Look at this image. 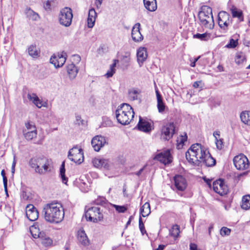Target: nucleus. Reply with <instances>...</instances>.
Masks as SVG:
<instances>
[{
    "mask_svg": "<svg viewBox=\"0 0 250 250\" xmlns=\"http://www.w3.org/2000/svg\"><path fill=\"white\" fill-rule=\"evenodd\" d=\"M43 213L45 221L53 224L60 223L64 216L62 204L55 201L45 204L43 208Z\"/></svg>",
    "mask_w": 250,
    "mask_h": 250,
    "instance_id": "obj_1",
    "label": "nucleus"
},
{
    "mask_svg": "<svg viewBox=\"0 0 250 250\" xmlns=\"http://www.w3.org/2000/svg\"><path fill=\"white\" fill-rule=\"evenodd\" d=\"M207 149L200 144L192 145L186 153V157L189 163L194 166H199Z\"/></svg>",
    "mask_w": 250,
    "mask_h": 250,
    "instance_id": "obj_2",
    "label": "nucleus"
},
{
    "mask_svg": "<svg viewBox=\"0 0 250 250\" xmlns=\"http://www.w3.org/2000/svg\"><path fill=\"white\" fill-rule=\"evenodd\" d=\"M29 165L36 172L40 174L50 172L53 167L52 160L45 157L32 158L29 162Z\"/></svg>",
    "mask_w": 250,
    "mask_h": 250,
    "instance_id": "obj_3",
    "label": "nucleus"
},
{
    "mask_svg": "<svg viewBox=\"0 0 250 250\" xmlns=\"http://www.w3.org/2000/svg\"><path fill=\"white\" fill-rule=\"evenodd\" d=\"M134 116L132 107L127 104H123L116 110V117L118 122L125 125L130 123Z\"/></svg>",
    "mask_w": 250,
    "mask_h": 250,
    "instance_id": "obj_4",
    "label": "nucleus"
},
{
    "mask_svg": "<svg viewBox=\"0 0 250 250\" xmlns=\"http://www.w3.org/2000/svg\"><path fill=\"white\" fill-rule=\"evenodd\" d=\"M198 19L200 24L205 28L212 29L214 26V21L212 9L207 5L202 6L198 13Z\"/></svg>",
    "mask_w": 250,
    "mask_h": 250,
    "instance_id": "obj_5",
    "label": "nucleus"
},
{
    "mask_svg": "<svg viewBox=\"0 0 250 250\" xmlns=\"http://www.w3.org/2000/svg\"><path fill=\"white\" fill-rule=\"evenodd\" d=\"M72 11L71 8L66 7L60 10L59 15V23L65 27H69L72 23Z\"/></svg>",
    "mask_w": 250,
    "mask_h": 250,
    "instance_id": "obj_6",
    "label": "nucleus"
},
{
    "mask_svg": "<svg viewBox=\"0 0 250 250\" xmlns=\"http://www.w3.org/2000/svg\"><path fill=\"white\" fill-rule=\"evenodd\" d=\"M85 216L88 220L97 223L103 219V214L101 208L97 207L89 208L85 212Z\"/></svg>",
    "mask_w": 250,
    "mask_h": 250,
    "instance_id": "obj_7",
    "label": "nucleus"
},
{
    "mask_svg": "<svg viewBox=\"0 0 250 250\" xmlns=\"http://www.w3.org/2000/svg\"><path fill=\"white\" fill-rule=\"evenodd\" d=\"M30 232L34 238H38L39 242L43 246L49 247L52 245V240L44 233L39 232L35 227L32 226L31 227Z\"/></svg>",
    "mask_w": 250,
    "mask_h": 250,
    "instance_id": "obj_8",
    "label": "nucleus"
},
{
    "mask_svg": "<svg viewBox=\"0 0 250 250\" xmlns=\"http://www.w3.org/2000/svg\"><path fill=\"white\" fill-rule=\"evenodd\" d=\"M235 167L240 170H250V164L248 158L243 154L235 156L233 159Z\"/></svg>",
    "mask_w": 250,
    "mask_h": 250,
    "instance_id": "obj_9",
    "label": "nucleus"
},
{
    "mask_svg": "<svg viewBox=\"0 0 250 250\" xmlns=\"http://www.w3.org/2000/svg\"><path fill=\"white\" fill-rule=\"evenodd\" d=\"M68 158L75 163L81 164L84 159L83 150L77 146L73 147L69 150Z\"/></svg>",
    "mask_w": 250,
    "mask_h": 250,
    "instance_id": "obj_10",
    "label": "nucleus"
},
{
    "mask_svg": "<svg viewBox=\"0 0 250 250\" xmlns=\"http://www.w3.org/2000/svg\"><path fill=\"white\" fill-rule=\"evenodd\" d=\"M175 125L173 123H167L163 126L161 129V138L164 140H169L175 133Z\"/></svg>",
    "mask_w": 250,
    "mask_h": 250,
    "instance_id": "obj_11",
    "label": "nucleus"
},
{
    "mask_svg": "<svg viewBox=\"0 0 250 250\" xmlns=\"http://www.w3.org/2000/svg\"><path fill=\"white\" fill-rule=\"evenodd\" d=\"M212 188L213 190L220 195L226 194L228 192V186L225 184L224 180H217L213 183Z\"/></svg>",
    "mask_w": 250,
    "mask_h": 250,
    "instance_id": "obj_12",
    "label": "nucleus"
},
{
    "mask_svg": "<svg viewBox=\"0 0 250 250\" xmlns=\"http://www.w3.org/2000/svg\"><path fill=\"white\" fill-rule=\"evenodd\" d=\"M218 22L220 27L224 30H227L230 23L229 15L225 11H221L218 14Z\"/></svg>",
    "mask_w": 250,
    "mask_h": 250,
    "instance_id": "obj_13",
    "label": "nucleus"
},
{
    "mask_svg": "<svg viewBox=\"0 0 250 250\" xmlns=\"http://www.w3.org/2000/svg\"><path fill=\"white\" fill-rule=\"evenodd\" d=\"M154 159L160 161L164 165H167L170 164L172 162V157L171 155L170 150L167 149L157 154Z\"/></svg>",
    "mask_w": 250,
    "mask_h": 250,
    "instance_id": "obj_14",
    "label": "nucleus"
},
{
    "mask_svg": "<svg viewBox=\"0 0 250 250\" xmlns=\"http://www.w3.org/2000/svg\"><path fill=\"white\" fill-rule=\"evenodd\" d=\"M65 53L58 54L52 56L50 62L54 65L55 67L58 68L63 66L66 61Z\"/></svg>",
    "mask_w": 250,
    "mask_h": 250,
    "instance_id": "obj_15",
    "label": "nucleus"
},
{
    "mask_svg": "<svg viewBox=\"0 0 250 250\" xmlns=\"http://www.w3.org/2000/svg\"><path fill=\"white\" fill-rule=\"evenodd\" d=\"M106 144L105 138L101 136L94 137L91 141V145L96 151H99Z\"/></svg>",
    "mask_w": 250,
    "mask_h": 250,
    "instance_id": "obj_16",
    "label": "nucleus"
},
{
    "mask_svg": "<svg viewBox=\"0 0 250 250\" xmlns=\"http://www.w3.org/2000/svg\"><path fill=\"white\" fill-rule=\"evenodd\" d=\"M26 215L30 221H34L38 218L39 212L33 205L29 204L26 207Z\"/></svg>",
    "mask_w": 250,
    "mask_h": 250,
    "instance_id": "obj_17",
    "label": "nucleus"
},
{
    "mask_svg": "<svg viewBox=\"0 0 250 250\" xmlns=\"http://www.w3.org/2000/svg\"><path fill=\"white\" fill-rule=\"evenodd\" d=\"M153 123L140 118L137 125L138 129L145 132H149L153 129Z\"/></svg>",
    "mask_w": 250,
    "mask_h": 250,
    "instance_id": "obj_18",
    "label": "nucleus"
},
{
    "mask_svg": "<svg viewBox=\"0 0 250 250\" xmlns=\"http://www.w3.org/2000/svg\"><path fill=\"white\" fill-rule=\"evenodd\" d=\"M174 186L179 191H184L187 188V182L183 176L177 175L174 177Z\"/></svg>",
    "mask_w": 250,
    "mask_h": 250,
    "instance_id": "obj_19",
    "label": "nucleus"
},
{
    "mask_svg": "<svg viewBox=\"0 0 250 250\" xmlns=\"http://www.w3.org/2000/svg\"><path fill=\"white\" fill-rule=\"evenodd\" d=\"M93 166L97 168L109 169L111 164L108 159L101 158H95L92 160Z\"/></svg>",
    "mask_w": 250,
    "mask_h": 250,
    "instance_id": "obj_20",
    "label": "nucleus"
},
{
    "mask_svg": "<svg viewBox=\"0 0 250 250\" xmlns=\"http://www.w3.org/2000/svg\"><path fill=\"white\" fill-rule=\"evenodd\" d=\"M27 98L39 108L47 106V103L40 99L35 93L28 94Z\"/></svg>",
    "mask_w": 250,
    "mask_h": 250,
    "instance_id": "obj_21",
    "label": "nucleus"
},
{
    "mask_svg": "<svg viewBox=\"0 0 250 250\" xmlns=\"http://www.w3.org/2000/svg\"><path fill=\"white\" fill-rule=\"evenodd\" d=\"M140 24L136 23L132 28L131 36L133 41L136 42H140L143 39V37L140 33Z\"/></svg>",
    "mask_w": 250,
    "mask_h": 250,
    "instance_id": "obj_22",
    "label": "nucleus"
},
{
    "mask_svg": "<svg viewBox=\"0 0 250 250\" xmlns=\"http://www.w3.org/2000/svg\"><path fill=\"white\" fill-rule=\"evenodd\" d=\"M147 57L146 48L145 47H140L137 52V61L140 66L146 61Z\"/></svg>",
    "mask_w": 250,
    "mask_h": 250,
    "instance_id": "obj_23",
    "label": "nucleus"
},
{
    "mask_svg": "<svg viewBox=\"0 0 250 250\" xmlns=\"http://www.w3.org/2000/svg\"><path fill=\"white\" fill-rule=\"evenodd\" d=\"M97 17V13L94 8H92L89 10L88 16L87 18V26L89 28H92L95 22L96 19Z\"/></svg>",
    "mask_w": 250,
    "mask_h": 250,
    "instance_id": "obj_24",
    "label": "nucleus"
},
{
    "mask_svg": "<svg viewBox=\"0 0 250 250\" xmlns=\"http://www.w3.org/2000/svg\"><path fill=\"white\" fill-rule=\"evenodd\" d=\"M155 89L157 97V106L158 109V111L160 113H163L165 109L166 106L163 102L162 96L159 93L158 88L156 86H155Z\"/></svg>",
    "mask_w": 250,
    "mask_h": 250,
    "instance_id": "obj_25",
    "label": "nucleus"
},
{
    "mask_svg": "<svg viewBox=\"0 0 250 250\" xmlns=\"http://www.w3.org/2000/svg\"><path fill=\"white\" fill-rule=\"evenodd\" d=\"M66 70L69 78L71 80L75 78L78 72V69L73 63L67 65Z\"/></svg>",
    "mask_w": 250,
    "mask_h": 250,
    "instance_id": "obj_26",
    "label": "nucleus"
},
{
    "mask_svg": "<svg viewBox=\"0 0 250 250\" xmlns=\"http://www.w3.org/2000/svg\"><path fill=\"white\" fill-rule=\"evenodd\" d=\"M202 163H204L207 167L214 166L216 164L215 160L211 157L208 151L204 157Z\"/></svg>",
    "mask_w": 250,
    "mask_h": 250,
    "instance_id": "obj_27",
    "label": "nucleus"
},
{
    "mask_svg": "<svg viewBox=\"0 0 250 250\" xmlns=\"http://www.w3.org/2000/svg\"><path fill=\"white\" fill-rule=\"evenodd\" d=\"M145 8L149 11H155L157 8L156 0H144Z\"/></svg>",
    "mask_w": 250,
    "mask_h": 250,
    "instance_id": "obj_28",
    "label": "nucleus"
},
{
    "mask_svg": "<svg viewBox=\"0 0 250 250\" xmlns=\"http://www.w3.org/2000/svg\"><path fill=\"white\" fill-rule=\"evenodd\" d=\"M78 240L82 245L87 246L89 244V240L83 230H80L78 232Z\"/></svg>",
    "mask_w": 250,
    "mask_h": 250,
    "instance_id": "obj_29",
    "label": "nucleus"
},
{
    "mask_svg": "<svg viewBox=\"0 0 250 250\" xmlns=\"http://www.w3.org/2000/svg\"><path fill=\"white\" fill-rule=\"evenodd\" d=\"M141 90L137 88H132L128 90V98L130 100L135 101L139 99Z\"/></svg>",
    "mask_w": 250,
    "mask_h": 250,
    "instance_id": "obj_30",
    "label": "nucleus"
},
{
    "mask_svg": "<svg viewBox=\"0 0 250 250\" xmlns=\"http://www.w3.org/2000/svg\"><path fill=\"white\" fill-rule=\"evenodd\" d=\"M230 10L233 18H237L240 21H243L244 18L243 16V12L241 10H238L234 6H232Z\"/></svg>",
    "mask_w": 250,
    "mask_h": 250,
    "instance_id": "obj_31",
    "label": "nucleus"
},
{
    "mask_svg": "<svg viewBox=\"0 0 250 250\" xmlns=\"http://www.w3.org/2000/svg\"><path fill=\"white\" fill-rule=\"evenodd\" d=\"M119 62V61L118 60H113V63L110 65L109 70L107 71V72L105 74L104 76L107 78H109L113 76L114 74L116 72V66L117 63Z\"/></svg>",
    "mask_w": 250,
    "mask_h": 250,
    "instance_id": "obj_32",
    "label": "nucleus"
},
{
    "mask_svg": "<svg viewBox=\"0 0 250 250\" xmlns=\"http://www.w3.org/2000/svg\"><path fill=\"white\" fill-rule=\"evenodd\" d=\"M150 213V205L148 202L145 203L140 209V213L143 217L147 216Z\"/></svg>",
    "mask_w": 250,
    "mask_h": 250,
    "instance_id": "obj_33",
    "label": "nucleus"
},
{
    "mask_svg": "<svg viewBox=\"0 0 250 250\" xmlns=\"http://www.w3.org/2000/svg\"><path fill=\"white\" fill-rule=\"evenodd\" d=\"M23 136L24 138L27 140H31L34 138L37 137V130H29L26 131V130H23Z\"/></svg>",
    "mask_w": 250,
    "mask_h": 250,
    "instance_id": "obj_34",
    "label": "nucleus"
},
{
    "mask_svg": "<svg viewBox=\"0 0 250 250\" xmlns=\"http://www.w3.org/2000/svg\"><path fill=\"white\" fill-rule=\"evenodd\" d=\"M240 118L243 123L250 125V111H243L240 114Z\"/></svg>",
    "mask_w": 250,
    "mask_h": 250,
    "instance_id": "obj_35",
    "label": "nucleus"
},
{
    "mask_svg": "<svg viewBox=\"0 0 250 250\" xmlns=\"http://www.w3.org/2000/svg\"><path fill=\"white\" fill-rule=\"evenodd\" d=\"M241 208L245 210L250 208V195H247L243 197Z\"/></svg>",
    "mask_w": 250,
    "mask_h": 250,
    "instance_id": "obj_36",
    "label": "nucleus"
},
{
    "mask_svg": "<svg viewBox=\"0 0 250 250\" xmlns=\"http://www.w3.org/2000/svg\"><path fill=\"white\" fill-rule=\"evenodd\" d=\"M25 14L27 17L32 21H37L39 19V15L30 8L26 9Z\"/></svg>",
    "mask_w": 250,
    "mask_h": 250,
    "instance_id": "obj_37",
    "label": "nucleus"
},
{
    "mask_svg": "<svg viewBox=\"0 0 250 250\" xmlns=\"http://www.w3.org/2000/svg\"><path fill=\"white\" fill-rule=\"evenodd\" d=\"M28 52L29 55L33 58H37L39 56V52L35 45H30L28 48Z\"/></svg>",
    "mask_w": 250,
    "mask_h": 250,
    "instance_id": "obj_38",
    "label": "nucleus"
},
{
    "mask_svg": "<svg viewBox=\"0 0 250 250\" xmlns=\"http://www.w3.org/2000/svg\"><path fill=\"white\" fill-rule=\"evenodd\" d=\"M65 164L64 162H63L60 169V176L62 179V182L65 184H66L67 182V178L65 175Z\"/></svg>",
    "mask_w": 250,
    "mask_h": 250,
    "instance_id": "obj_39",
    "label": "nucleus"
},
{
    "mask_svg": "<svg viewBox=\"0 0 250 250\" xmlns=\"http://www.w3.org/2000/svg\"><path fill=\"white\" fill-rule=\"evenodd\" d=\"M246 59L245 55L243 52H240L236 53L235 62L237 64H240L246 61Z\"/></svg>",
    "mask_w": 250,
    "mask_h": 250,
    "instance_id": "obj_40",
    "label": "nucleus"
},
{
    "mask_svg": "<svg viewBox=\"0 0 250 250\" xmlns=\"http://www.w3.org/2000/svg\"><path fill=\"white\" fill-rule=\"evenodd\" d=\"M211 37V35L209 33H205L204 34L197 33L193 35L194 38L198 39L201 41H208Z\"/></svg>",
    "mask_w": 250,
    "mask_h": 250,
    "instance_id": "obj_41",
    "label": "nucleus"
},
{
    "mask_svg": "<svg viewBox=\"0 0 250 250\" xmlns=\"http://www.w3.org/2000/svg\"><path fill=\"white\" fill-rule=\"evenodd\" d=\"M170 234L174 237L178 236L180 233V228L177 225H174L169 230Z\"/></svg>",
    "mask_w": 250,
    "mask_h": 250,
    "instance_id": "obj_42",
    "label": "nucleus"
},
{
    "mask_svg": "<svg viewBox=\"0 0 250 250\" xmlns=\"http://www.w3.org/2000/svg\"><path fill=\"white\" fill-rule=\"evenodd\" d=\"M187 137L186 135H181L177 139V147L178 149L181 148L184 143L187 141Z\"/></svg>",
    "mask_w": 250,
    "mask_h": 250,
    "instance_id": "obj_43",
    "label": "nucleus"
},
{
    "mask_svg": "<svg viewBox=\"0 0 250 250\" xmlns=\"http://www.w3.org/2000/svg\"><path fill=\"white\" fill-rule=\"evenodd\" d=\"M121 60L125 63H129L130 61V52L126 51L122 55Z\"/></svg>",
    "mask_w": 250,
    "mask_h": 250,
    "instance_id": "obj_44",
    "label": "nucleus"
},
{
    "mask_svg": "<svg viewBox=\"0 0 250 250\" xmlns=\"http://www.w3.org/2000/svg\"><path fill=\"white\" fill-rule=\"evenodd\" d=\"M25 126L26 127V129L24 130H26V131L29 130H36V127L35 125L32 122H28L25 123Z\"/></svg>",
    "mask_w": 250,
    "mask_h": 250,
    "instance_id": "obj_45",
    "label": "nucleus"
},
{
    "mask_svg": "<svg viewBox=\"0 0 250 250\" xmlns=\"http://www.w3.org/2000/svg\"><path fill=\"white\" fill-rule=\"evenodd\" d=\"M230 229L227 227H223L221 229L220 233L221 236H225L226 235H229L230 233Z\"/></svg>",
    "mask_w": 250,
    "mask_h": 250,
    "instance_id": "obj_46",
    "label": "nucleus"
},
{
    "mask_svg": "<svg viewBox=\"0 0 250 250\" xmlns=\"http://www.w3.org/2000/svg\"><path fill=\"white\" fill-rule=\"evenodd\" d=\"M237 44L238 42L237 40L231 39L229 40V43L226 45V47L228 48H234L237 45Z\"/></svg>",
    "mask_w": 250,
    "mask_h": 250,
    "instance_id": "obj_47",
    "label": "nucleus"
},
{
    "mask_svg": "<svg viewBox=\"0 0 250 250\" xmlns=\"http://www.w3.org/2000/svg\"><path fill=\"white\" fill-rule=\"evenodd\" d=\"M215 144L217 148L219 150L222 149L224 147L223 139H222L218 138L215 139Z\"/></svg>",
    "mask_w": 250,
    "mask_h": 250,
    "instance_id": "obj_48",
    "label": "nucleus"
},
{
    "mask_svg": "<svg viewBox=\"0 0 250 250\" xmlns=\"http://www.w3.org/2000/svg\"><path fill=\"white\" fill-rule=\"evenodd\" d=\"M139 226L140 230L142 234V235H144L145 233H146V230L145 228V226L143 223L142 219L141 217H140L139 220Z\"/></svg>",
    "mask_w": 250,
    "mask_h": 250,
    "instance_id": "obj_49",
    "label": "nucleus"
},
{
    "mask_svg": "<svg viewBox=\"0 0 250 250\" xmlns=\"http://www.w3.org/2000/svg\"><path fill=\"white\" fill-rule=\"evenodd\" d=\"M114 207L115 208L116 210L118 212H120V213H124L127 209V208L125 206H118V205H114Z\"/></svg>",
    "mask_w": 250,
    "mask_h": 250,
    "instance_id": "obj_50",
    "label": "nucleus"
},
{
    "mask_svg": "<svg viewBox=\"0 0 250 250\" xmlns=\"http://www.w3.org/2000/svg\"><path fill=\"white\" fill-rule=\"evenodd\" d=\"M75 123L79 125L83 124V120L82 119L81 116L78 114L75 115Z\"/></svg>",
    "mask_w": 250,
    "mask_h": 250,
    "instance_id": "obj_51",
    "label": "nucleus"
},
{
    "mask_svg": "<svg viewBox=\"0 0 250 250\" xmlns=\"http://www.w3.org/2000/svg\"><path fill=\"white\" fill-rule=\"evenodd\" d=\"M1 175L2 176L3 182L5 183V184H6V182H7V179L6 177L5 176L4 170H2L1 171Z\"/></svg>",
    "mask_w": 250,
    "mask_h": 250,
    "instance_id": "obj_52",
    "label": "nucleus"
},
{
    "mask_svg": "<svg viewBox=\"0 0 250 250\" xmlns=\"http://www.w3.org/2000/svg\"><path fill=\"white\" fill-rule=\"evenodd\" d=\"M103 0H95V4L97 8H99L102 3Z\"/></svg>",
    "mask_w": 250,
    "mask_h": 250,
    "instance_id": "obj_53",
    "label": "nucleus"
},
{
    "mask_svg": "<svg viewBox=\"0 0 250 250\" xmlns=\"http://www.w3.org/2000/svg\"><path fill=\"white\" fill-rule=\"evenodd\" d=\"M190 250H200L198 249L197 246L196 244L191 243L190 244Z\"/></svg>",
    "mask_w": 250,
    "mask_h": 250,
    "instance_id": "obj_54",
    "label": "nucleus"
},
{
    "mask_svg": "<svg viewBox=\"0 0 250 250\" xmlns=\"http://www.w3.org/2000/svg\"><path fill=\"white\" fill-rule=\"evenodd\" d=\"M213 135L215 139L220 138V131H215L213 132Z\"/></svg>",
    "mask_w": 250,
    "mask_h": 250,
    "instance_id": "obj_55",
    "label": "nucleus"
},
{
    "mask_svg": "<svg viewBox=\"0 0 250 250\" xmlns=\"http://www.w3.org/2000/svg\"><path fill=\"white\" fill-rule=\"evenodd\" d=\"M201 83V81H197V82H195L193 84V86L194 87V88H198L200 86V84Z\"/></svg>",
    "mask_w": 250,
    "mask_h": 250,
    "instance_id": "obj_56",
    "label": "nucleus"
},
{
    "mask_svg": "<svg viewBox=\"0 0 250 250\" xmlns=\"http://www.w3.org/2000/svg\"><path fill=\"white\" fill-rule=\"evenodd\" d=\"M44 8L46 9V10H47V9H50V3L49 1H47L44 6Z\"/></svg>",
    "mask_w": 250,
    "mask_h": 250,
    "instance_id": "obj_57",
    "label": "nucleus"
},
{
    "mask_svg": "<svg viewBox=\"0 0 250 250\" xmlns=\"http://www.w3.org/2000/svg\"><path fill=\"white\" fill-rule=\"evenodd\" d=\"M200 57H198L195 59H194V61L193 62H192L190 64V66L191 67H195V64H196V62H197V61L198 60V59H199Z\"/></svg>",
    "mask_w": 250,
    "mask_h": 250,
    "instance_id": "obj_58",
    "label": "nucleus"
},
{
    "mask_svg": "<svg viewBox=\"0 0 250 250\" xmlns=\"http://www.w3.org/2000/svg\"><path fill=\"white\" fill-rule=\"evenodd\" d=\"M4 188V190L6 192V195L8 196V191H7V182H6V184L5 183H3Z\"/></svg>",
    "mask_w": 250,
    "mask_h": 250,
    "instance_id": "obj_59",
    "label": "nucleus"
},
{
    "mask_svg": "<svg viewBox=\"0 0 250 250\" xmlns=\"http://www.w3.org/2000/svg\"><path fill=\"white\" fill-rule=\"evenodd\" d=\"M144 167H143L142 168H141V169H140L138 172H137L136 173V174L137 176H140L141 174V173L143 172V171L144 170Z\"/></svg>",
    "mask_w": 250,
    "mask_h": 250,
    "instance_id": "obj_60",
    "label": "nucleus"
},
{
    "mask_svg": "<svg viewBox=\"0 0 250 250\" xmlns=\"http://www.w3.org/2000/svg\"><path fill=\"white\" fill-rule=\"evenodd\" d=\"M164 247H165V246L164 245H159L158 248L154 250H163V249H164Z\"/></svg>",
    "mask_w": 250,
    "mask_h": 250,
    "instance_id": "obj_61",
    "label": "nucleus"
},
{
    "mask_svg": "<svg viewBox=\"0 0 250 250\" xmlns=\"http://www.w3.org/2000/svg\"><path fill=\"white\" fill-rule=\"evenodd\" d=\"M217 68L219 70V71H223V67L221 65H219L218 66H217Z\"/></svg>",
    "mask_w": 250,
    "mask_h": 250,
    "instance_id": "obj_62",
    "label": "nucleus"
},
{
    "mask_svg": "<svg viewBox=\"0 0 250 250\" xmlns=\"http://www.w3.org/2000/svg\"><path fill=\"white\" fill-rule=\"evenodd\" d=\"M132 216H130L129 218L128 221L127 222L126 226H127L130 224Z\"/></svg>",
    "mask_w": 250,
    "mask_h": 250,
    "instance_id": "obj_63",
    "label": "nucleus"
},
{
    "mask_svg": "<svg viewBox=\"0 0 250 250\" xmlns=\"http://www.w3.org/2000/svg\"><path fill=\"white\" fill-rule=\"evenodd\" d=\"M16 163V160H15V158L14 157V158L13 161V163H12V167H15Z\"/></svg>",
    "mask_w": 250,
    "mask_h": 250,
    "instance_id": "obj_64",
    "label": "nucleus"
}]
</instances>
